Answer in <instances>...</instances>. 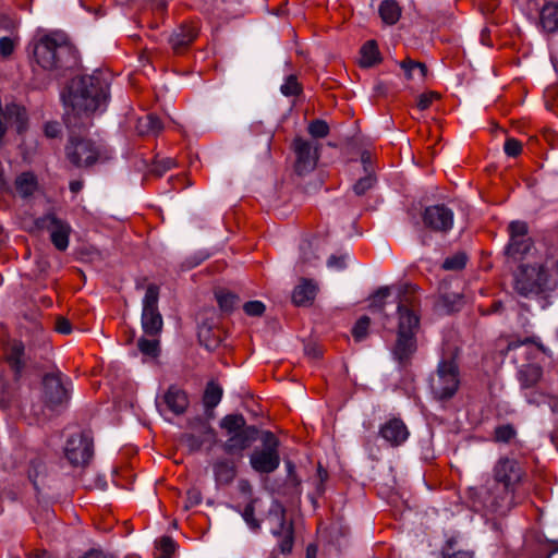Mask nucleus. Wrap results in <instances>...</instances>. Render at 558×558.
I'll use <instances>...</instances> for the list:
<instances>
[{
  "instance_id": "nucleus-63",
  "label": "nucleus",
  "mask_w": 558,
  "mask_h": 558,
  "mask_svg": "<svg viewBox=\"0 0 558 558\" xmlns=\"http://www.w3.org/2000/svg\"><path fill=\"white\" fill-rule=\"evenodd\" d=\"M305 351L308 355L313 356L314 359H318L322 355L320 350H318L315 347H306Z\"/></svg>"
},
{
  "instance_id": "nucleus-42",
  "label": "nucleus",
  "mask_w": 558,
  "mask_h": 558,
  "mask_svg": "<svg viewBox=\"0 0 558 558\" xmlns=\"http://www.w3.org/2000/svg\"><path fill=\"white\" fill-rule=\"evenodd\" d=\"M257 502V499H252L246 507L244 508L242 512V517L246 524L253 529L258 530L260 527L259 521L255 519V504Z\"/></svg>"
},
{
  "instance_id": "nucleus-34",
  "label": "nucleus",
  "mask_w": 558,
  "mask_h": 558,
  "mask_svg": "<svg viewBox=\"0 0 558 558\" xmlns=\"http://www.w3.org/2000/svg\"><path fill=\"white\" fill-rule=\"evenodd\" d=\"M376 182L377 179L374 173L367 172L353 184V192L357 196H363L375 186Z\"/></svg>"
},
{
  "instance_id": "nucleus-37",
  "label": "nucleus",
  "mask_w": 558,
  "mask_h": 558,
  "mask_svg": "<svg viewBox=\"0 0 558 558\" xmlns=\"http://www.w3.org/2000/svg\"><path fill=\"white\" fill-rule=\"evenodd\" d=\"M400 66L404 70L408 78L413 77L414 70H418L421 78H424L427 74V68L424 63L407 59L400 63Z\"/></svg>"
},
{
  "instance_id": "nucleus-3",
  "label": "nucleus",
  "mask_w": 558,
  "mask_h": 558,
  "mask_svg": "<svg viewBox=\"0 0 558 558\" xmlns=\"http://www.w3.org/2000/svg\"><path fill=\"white\" fill-rule=\"evenodd\" d=\"M36 63L45 71L66 69L76 63V51L68 37L52 33L40 37L33 44Z\"/></svg>"
},
{
  "instance_id": "nucleus-48",
  "label": "nucleus",
  "mask_w": 558,
  "mask_h": 558,
  "mask_svg": "<svg viewBox=\"0 0 558 558\" xmlns=\"http://www.w3.org/2000/svg\"><path fill=\"white\" fill-rule=\"evenodd\" d=\"M265 304L260 301H250L243 306L244 312L248 316H262L265 312Z\"/></svg>"
},
{
  "instance_id": "nucleus-19",
  "label": "nucleus",
  "mask_w": 558,
  "mask_h": 558,
  "mask_svg": "<svg viewBox=\"0 0 558 558\" xmlns=\"http://www.w3.org/2000/svg\"><path fill=\"white\" fill-rule=\"evenodd\" d=\"M5 361L14 372L16 377H20L27 364V356L25 354L24 343L20 340H12L5 348Z\"/></svg>"
},
{
  "instance_id": "nucleus-38",
  "label": "nucleus",
  "mask_w": 558,
  "mask_h": 558,
  "mask_svg": "<svg viewBox=\"0 0 558 558\" xmlns=\"http://www.w3.org/2000/svg\"><path fill=\"white\" fill-rule=\"evenodd\" d=\"M217 302L219 307L223 312H231L238 303V296L230 292L216 293Z\"/></svg>"
},
{
  "instance_id": "nucleus-4",
  "label": "nucleus",
  "mask_w": 558,
  "mask_h": 558,
  "mask_svg": "<svg viewBox=\"0 0 558 558\" xmlns=\"http://www.w3.org/2000/svg\"><path fill=\"white\" fill-rule=\"evenodd\" d=\"M64 151L66 160L75 168H90L112 158V151L105 142L82 136H70Z\"/></svg>"
},
{
  "instance_id": "nucleus-51",
  "label": "nucleus",
  "mask_w": 558,
  "mask_h": 558,
  "mask_svg": "<svg viewBox=\"0 0 558 558\" xmlns=\"http://www.w3.org/2000/svg\"><path fill=\"white\" fill-rule=\"evenodd\" d=\"M15 49V41L11 37L4 36L0 38V54L9 58Z\"/></svg>"
},
{
  "instance_id": "nucleus-26",
  "label": "nucleus",
  "mask_w": 558,
  "mask_h": 558,
  "mask_svg": "<svg viewBox=\"0 0 558 558\" xmlns=\"http://www.w3.org/2000/svg\"><path fill=\"white\" fill-rule=\"evenodd\" d=\"M542 27L549 33L558 31V3H546L539 14Z\"/></svg>"
},
{
  "instance_id": "nucleus-9",
  "label": "nucleus",
  "mask_w": 558,
  "mask_h": 558,
  "mask_svg": "<svg viewBox=\"0 0 558 558\" xmlns=\"http://www.w3.org/2000/svg\"><path fill=\"white\" fill-rule=\"evenodd\" d=\"M508 230L510 239L505 248L507 260L518 263L532 256L535 248L532 239L527 235V223L520 220L511 221Z\"/></svg>"
},
{
  "instance_id": "nucleus-17",
  "label": "nucleus",
  "mask_w": 558,
  "mask_h": 558,
  "mask_svg": "<svg viewBox=\"0 0 558 558\" xmlns=\"http://www.w3.org/2000/svg\"><path fill=\"white\" fill-rule=\"evenodd\" d=\"M190 404L187 395L177 386H170L161 399L156 400V407L161 415L171 412L174 415L185 413Z\"/></svg>"
},
{
  "instance_id": "nucleus-41",
  "label": "nucleus",
  "mask_w": 558,
  "mask_h": 558,
  "mask_svg": "<svg viewBox=\"0 0 558 558\" xmlns=\"http://www.w3.org/2000/svg\"><path fill=\"white\" fill-rule=\"evenodd\" d=\"M198 339L201 343L209 351L215 350L219 345L217 337H210V328L202 326L198 330Z\"/></svg>"
},
{
  "instance_id": "nucleus-16",
  "label": "nucleus",
  "mask_w": 558,
  "mask_h": 558,
  "mask_svg": "<svg viewBox=\"0 0 558 558\" xmlns=\"http://www.w3.org/2000/svg\"><path fill=\"white\" fill-rule=\"evenodd\" d=\"M424 226L435 232L446 233L453 227V211L444 204L428 206L422 214Z\"/></svg>"
},
{
  "instance_id": "nucleus-40",
  "label": "nucleus",
  "mask_w": 558,
  "mask_h": 558,
  "mask_svg": "<svg viewBox=\"0 0 558 558\" xmlns=\"http://www.w3.org/2000/svg\"><path fill=\"white\" fill-rule=\"evenodd\" d=\"M308 133L316 138H324L329 133V126L325 120H313L307 128Z\"/></svg>"
},
{
  "instance_id": "nucleus-33",
  "label": "nucleus",
  "mask_w": 558,
  "mask_h": 558,
  "mask_svg": "<svg viewBox=\"0 0 558 558\" xmlns=\"http://www.w3.org/2000/svg\"><path fill=\"white\" fill-rule=\"evenodd\" d=\"M391 295L390 287H381L379 288L371 298L369 308L373 312L384 314L385 315V305L387 303V299Z\"/></svg>"
},
{
  "instance_id": "nucleus-22",
  "label": "nucleus",
  "mask_w": 558,
  "mask_h": 558,
  "mask_svg": "<svg viewBox=\"0 0 558 558\" xmlns=\"http://www.w3.org/2000/svg\"><path fill=\"white\" fill-rule=\"evenodd\" d=\"M214 478L217 486H228L236 477L238 470L233 461L221 458L213 463Z\"/></svg>"
},
{
  "instance_id": "nucleus-64",
  "label": "nucleus",
  "mask_w": 558,
  "mask_h": 558,
  "mask_svg": "<svg viewBox=\"0 0 558 558\" xmlns=\"http://www.w3.org/2000/svg\"><path fill=\"white\" fill-rule=\"evenodd\" d=\"M317 547L315 545H308L306 548V558H316Z\"/></svg>"
},
{
  "instance_id": "nucleus-8",
  "label": "nucleus",
  "mask_w": 558,
  "mask_h": 558,
  "mask_svg": "<svg viewBox=\"0 0 558 558\" xmlns=\"http://www.w3.org/2000/svg\"><path fill=\"white\" fill-rule=\"evenodd\" d=\"M459 369L453 360L440 361L434 375L429 378V388L437 400H447L459 388Z\"/></svg>"
},
{
  "instance_id": "nucleus-35",
  "label": "nucleus",
  "mask_w": 558,
  "mask_h": 558,
  "mask_svg": "<svg viewBox=\"0 0 558 558\" xmlns=\"http://www.w3.org/2000/svg\"><path fill=\"white\" fill-rule=\"evenodd\" d=\"M501 496H502V486L500 485H495V488H494V492H490V490H487L485 496H484V499H483V502L485 505V507L487 509H489L492 512H495V513H498V514H506L510 509H507L505 511H500V510H497L495 509L493 506H492V501L493 500H496V501H499L501 502Z\"/></svg>"
},
{
  "instance_id": "nucleus-62",
  "label": "nucleus",
  "mask_w": 558,
  "mask_h": 558,
  "mask_svg": "<svg viewBox=\"0 0 558 558\" xmlns=\"http://www.w3.org/2000/svg\"><path fill=\"white\" fill-rule=\"evenodd\" d=\"M317 474H318V477H319V480H320V484L318 485L317 489H318V492H319V493H323V490H324V489H323V483L327 480V477H328V473H327V471H326V470H324V469L322 468V465L319 464V465H318V470H317Z\"/></svg>"
},
{
  "instance_id": "nucleus-45",
  "label": "nucleus",
  "mask_w": 558,
  "mask_h": 558,
  "mask_svg": "<svg viewBox=\"0 0 558 558\" xmlns=\"http://www.w3.org/2000/svg\"><path fill=\"white\" fill-rule=\"evenodd\" d=\"M280 90L284 96H296L301 93L302 88L296 76L289 75L286 78V82L281 85Z\"/></svg>"
},
{
  "instance_id": "nucleus-56",
  "label": "nucleus",
  "mask_w": 558,
  "mask_h": 558,
  "mask_svg": "<svg viewBox=\"0 0 558 558\" xmlns=\"http://www.w3.org/2000/svg\"><path fill=\"white\" fill-rule=\"evenodd\" d=\"M57 331L63 335H68L71 332V324L64 317H59L57 320Z\"/></svg>"
},
{
  "instance_id": "nucleus-15",
  "label": "nucleus",
  "mask_w": 558,
  "mask_h": 558,
  "mask_svg": "<svg viewBox=\"0 0 558 558\" xmlns=\"http://www.w3.org/2000/svg\"><path fill=\"white\" fill-rule=\"evenodd\" d=\"M319 145L317 143L305 141L303 138H295L293 142V149L295 153V171L302 175L315 169L319 155Z\"/></svg>"
},
{
  "instance_id": "nucleus-13",
  "label": "nucleus",
  "mask_w": 558,
  "mask_h": 558,
  "mask_svg": "<svg viewBox=\"0 0 558 558\" xmlns=\"http://www.w3.org/2000/svg\"><path fill=\"white\" fill-rule=\"evenodd\" d=\"M64 452L72 465L83 466L93 457V439L85 432L73 434L66 440Z\"/></svg>"
},
{
  "instance_id": "nucleus-28",
  "label": "nucleus",
  "mask_w": 558,
  "mask_h": 558,
  "mask_svg": "<svg viewBox=\"0 0 558 558\" xmlns=\"http://www.w3.org/2000/svg\"><path fill=\"white\" fill-rule=\"evenodd\" d=\"M379 15L387 25H395L401 16V8L395 0H385L379 4Z\"/></svg>"
},
{
  "instance_id": "nucleus-11",
  "label": "nucleus",
  "mask_w": 558,
  "mask_h": 558,
  "mask_svg": "<svg viewBox=\"0 0 558 558\" xmlns=\"http://www.w3.org/2000/svg\"><path fill=\"white\" fill-rule=\"evenodd\" d=\"M28 232L47 230L50 233V241L58 251H65L69 247L72 228L66 220L48 213L33 221V225L25 227Z\"/></svg>"
},
{
  "instance_id": "nucleus-12",
  "label": "nucleus",
  "mask_w": 558,
  "mask_h": 558,
  "mask_svg": "<svg viewBox=\"0 0 558 558\" xmlns=\"http://www.w3.org/2000/svg\"><path fill=\"white\" fill-rule=\"evenodd\" d=\"M159 288L149 284L143 299L142 328L148 336H157L162 329V317L158 311Z\"/></svg>"
},
{
  "instance_id": "nucleus-47",
  "label": "nucleus",
  "mask_w": 558,
  "mask_h": 558,
  "mask_svg": "<svg viewBox=\"0 0 558 558\" xmlns=\"http://www.w3.org/2000/svg\"><path fill=\"white\" fill-rule=\"evenodd\" d=\"M515 435V430L511 425H501L495 429V440L499 442H508Z\"/></svg>"
},
{
  "instance_id": "nucleus-24",
  "label": "nucleus",
  "mask_w": 558,
  "mask_h": 558,
  "mask_svg": "<svg viewBox=\"0 0 558 558\" xmlns=\"http://www.w3.org/2000/svg\"><path fill=\"white\" fill-rule=\"evenodd\" d=\"M317 287L312 280L302 279L292 292V302L296 306H308L314 302Z\"/></svg>"
},
{
  "instance_id": "nucleus-32",
  "label": "nucleus",
  "mask_w": 558,
  "mask_h": 558,
  "mask_svg": "<svg viewBox=\"0 0 558 558\" xmlns=\"http://www.w3.org/2000/svg\"><path fill=\"white\" fill-rule=\"evenodd\" d=\"M378 49L374 40H368L361 48L360 64L364 68L374 65L378 61Z\"/></svg>"
},
{
  "instance_id": "nucleus-44",
  "label": "nucleus",
  "mask_w": 558,
  "mask_h": 558,
  "mask_svg": "<svg viewBox=\"0 0 558 558\" xmlns=\"http://www.w3.org/2000/svg\"><path fill=\"white\" fill-rule=\"evenodd\" d=\"M157 549L160 551L156 558H170L175 550V543L170 536H162L158 543Z\"/></svg>"
},
{
  "instance_id": "nucleus-53",
  "label": "nucleus",
  "mask_w": 558,
  "mask_h": 558,
  "mask_svg": "<svg viewBox=\"0 0 558 558\" xmlns=\"http://www.w3.org/2000/svg\"><path fill=\"white\" fill-rule=\"evenodd\" d=\"M345 259L347 255H331L327 260V266L336 270H342L347 266Z\"/></svg>"
},
{
  "instance_id": "nucleus-20",
  "label": "nucleus",
  "mask_w": 558,
  "mask_h": 558,
  "mask_svg": "<svg viewBox=\"0 0 558 558\" xmlns=\"http://www.w3.org/2000/svg\"><path fill=\"white\" fill-rule=\"evenodd\" d=\"M381 437L391 446H400L409 437V430L400 418H391L379 430Z\"/></svg>"
},
{
  "instance_id": "nucleus-2",
  "label": "nucleus",
  "mask_w": 558,
  "mask_h": 558,
  "mask_svg": "<svg viewBox=\"0 0 558 558\" xmlns=\"http://www.w3.org/2000/svg\"><path fill=\"white\" fill-rule=\"evenodd\" d=\"M395 300L397 302L398 328L391 353L400 365L405 366L417 349L415 336L420 328V317L416 313L418 305L416 288L411 284L398 287Z\"/></svg>"
},
{
  "instance_id": "nucleus-31",
  "label": "nucleus",
  "mask_w": 558,
  "mask_h": 558,
  "mask_svg": "<svg viewBox=\"0 0 558 558\" xmlns=\"http://www.w3.org/2000/svg\"><path fill=\"white\" fill-rule=\"evenodd\" d=\"M222 397V388L215 384L214 381H210L207 384L204 397H203V403L206 409L213 410L218 405Z\"/></svg>"
},
{
  "instance_id": "nucleus-10",
  "label": "nucleus",
  "mask_w": 558,
  "mask_h": 558,
  "mask_svg": "<svg viewBox=\"0 0 558 558\" xmlns=\"http://www.w3.org/2000/svg\"><path fill=\"white\" fill-rule=\"evenodd\" d=\"M263 448H256L250 456L252 469L258 473H272L280 464L279 440L271 432H264Z\"/></svg>"
},
{
  "instance_id": "nucleus-14",
  "label": "nucleus",
  "mask_w": 558,
  "mask_h": 558,
  "mask_svg": "<svg viewBox=\"0 0 558 558\" xmlns=\"http://www.w3.org/2000/svg\"><path fill=\"white\" fill-rule=\"evenodd\" d=\"M43 397L46 407L56 410L69 400V389L61 379L60 374H47L43 378Z\"/></svg>"
},
{
  "instance_id": "nucleus-58",
  "label": "nucleus",
  "mask_w": 558,
  "mask_h": 558,
  "mask_svg": "<svg viewBox=\"0 0 558 558\" xmlns=\"http://www.w3.org/2000/svg\"><path fill=\"white\" fill-rule=\"evenodd\" d=\"M161 165H162L161 169H159L158 166H156V168L154 170L159 175H161L165 171L171 169L174 166V160L171 158H166L161 161Z\"/></svg>"
},
{
  "instance_id": "nucleus-60",
  "label": "nucleus",
  "mask_w": 558,
  "mask_h": 558,
  "mask_svg": "<svg viewBox=\"0 0 558 558\" xmlns=\"http://www.w3.org/2000/svg\"><path fill=\"white\" fill-rule=\"evenodd\" d=\"M81 558H112L107 556L102 550L100 549H90Z\"/></svg>"
},
{
  "instance_id": "nucleus-46",
  "label": "nucleus",
  "mask_w": 558,
  "mask_h": 558,
  "mask_svg": "<svg viewBox=\"0 0 558 558\" xmlns=\"http://www.w3.org/2000/svg\"><path fill=\"white\" fill-rule=\"evenodd\" d=\"M466 264V256L463 253L454 254L445 259L442 268L446 270H460Z\"/></svg>"
},
{
  "instance_id": "nucleus-18",
  "label": "nucleus",
  "mask_w": 558,
  "mask_h": 558,
  "mask_svg": "<svg viewBox=\"0 0 558 558\" xmlns=\"http://www.w3.org/2000/svg\"><path fill=\"white\" fill-rule=\"evenodd\" d=\"M27 114L24 107L16 104L7 105L5 108L0 106V140L4 136L9 128H15L17 133L26 130Z\"/></svg>"
},
{
  "instance_id": "nucleus-30",
  "label": "nucleus",
  "mask_w": 558,
  "mask_h": 558,
  "mask_svg": "<svg viewBox=\"0 0 558 558\" xmlns=\"http://www.w3.org/2000/svg\"><path fill=\"white\" fill-rule=\"evenodd\" d=\"M136 130L142 135H157L162 130V123L157 116L147 114L137 120Z\"/></svg>"
},
{
  "instance_id": "nucleus-25",
  "label": "nucleus",
  "mask_w": 558,
  "mask_h": 558,
  "mask_svg": "<svg viewBox=\"0 0 558 558\" xmlns=\"http://www.w3.org/2000/svg\"><path fill=\"white\" fill-rule=\"evenodd\" d=\"M16 194L22 198L31 197L38 189V181L33 172H22L14 182Z\"/></svg>"
},
{
  "instance_id": "nucleus-1",
  "label": "nucleus",
  "mask_w": 558,
  "mask_h": 558,
  "mask_svg": "<svg viewBox=\"0 0 558 558\" xmlns=\"http://www.w3.org/2000/svg\"><path fill=\"white\" fill-rule=\"evenodd\" d=\"M109 88V74L102 71L73 78L68 95H63L69 122L70 114L88 117L96 111H104L110 97Z\"/></svg>"
},
{
  "instance_id": "nucleus-52",
  "label": "nucleus",
  "mask_w": 558,
  "mask_h": 558,
  "mask_svg": "<svg viewBox=\"0 0 558 558\" xmlns=\"http://www.w3.org/2000/svg\"><path fill=\"white\" fill-rule=\"evenodd\" d=\"M202 501V494L196 488H191L186 493V501L184 504V509L189 510L190 508L199 505Z\"/></svg>"
},
{
  "instance_id": "nucleus-5",
  "label": "nucleus",
  "mask_w": 558,
  "mask_h": 558,
  "mask_svg": "<svg viewBox=\"0 0 558 558\" xmlns=\"http://www.w3.org/2000/svg\"><path fill=\"white\" fill-rule=\"evenodd\" d=\"M219 425L227 435L222 449L228 454H241L258 437V429L253 425H246L242 414L226 415Z\"/></svg>"
},
{
  "instance_id": "nucleus-57",
  "label": "nucleus",
  "mask_w": 558,
  "mask_h": 558,
  "mask_svg": "<svg viewBox=\"0 0 558 558\" xmlns=\"http://www.w3.org/2000/svg\"><path fill=\"white\" fill-rule=\"evenodd\" d=\"M238 488L241 494L248 496L252 494L253 490V487L247 480H240L238 483Z\"/></svg>"
},
{
  "instance_id": "nucleus-23",
  "label": "nucleus",
  "mask_w": 558,
  "mask_h": 558,
  "mask_svg": "<svg viewBox=\"0 0 558 558\" xmlns=\"http://www.w3.org/2000/svg\"><path fill=\"white\" fill-rule=\"evenodd\" d=\"M197 36V29L193 25H180L170 36L169 43L175 52L186 48Z\"/></svg>"
},
{
  "instance_id": "nucleus-21",
  "label": "nucleus",
  "mask_w": 558,
  "mask_h": 558,
  "mask_svg": "<svg viewBox=\"0 0 558 558\" xmlns=\"http://www.w3.org/2000/svg\"><path fill=\"white\" fill-rule=\"evenodd\" d=\"M195 423L199 424L202 435L196 436L195 434H186L183 436V441L190 451H198L205 442L215 440V433L209 424L204 422L202 418H196L191 422V425L194 426Z\"/></svg>"
},
{
  "instance_id": "nucleus-29",
  "label": "nucleus",
  "mask_w": 558,
  "mask_h": 558,
  "mask_svg": "<svg viewBox=\"0 0 558 558\" xmlns=\"http://www.w3.org/2000/svg\"><path fill=\"white\" fill-rule=\"evenodd\" d=\"M542 368L535 364L523 365L518 373V379L523 388L535 386L542 377Z\"/></svg>"
},
{
  "instance_id": "nucleus-55",
  "label": "nucleus",
  "mask_w": 558,
  "mask_h": 558,
  "mask_svg": "<svg viewBox=\"0 0 558 558\" xmlns=\"http://www.w3.org/2000/svg\"><path fill=\"white\" fill-rule=\"evenodd\" d=\"M302 252V262L304 264L311 263V255L313 254V244L311 242H305L301 246Z\"/></svg>"
},
{
  "instance_id": "nucleus-50",
  "label": "nucleus",
  "mask_w": 558,
  "mask_h": 558,
  "mask_svg": "<svg viewBox=\"0 0 558 558\" xmlns=\"http://www.w3.org/2000/svg\"><path fill=\"white\" fill-rule=\"evenodd\" d=\"M440 95L436 92H428L421 94L417 98V107L420 110H426L429 108L435 99H438Z\"/></svg>"
},
{
  "instance_id": "nucleus-61",
  "label": "nucleus",
  "mask_w": 558,
  "mask_h": 558,
  "mask_svg": "<svg viewBox=\"0 0 558 558\" xmlns=\"http://www.w3.org/2000/svg\"><path fill=\"white\" fill-rule=\"evenodd\" d=\"M361 161H362V163H363V166H364L365 174H366L367 172H372V173H374L373 168H372V166H371V155H369L367 151H364V153L362 154V156H361Z\"/></svg>"
},
{
  "instance_id": "nucleus-39",
  "label": "nucleus",
  "mask_w": 558,
  "mask_h": 558,
  "mask_svg": "<svg viewBox=\"0 0 558 558\" xmlns=\"http://www.w3.org/2000/svg\"><path fill=\"white\" fill-rule=\"evenodd\" d=\"M138 350L148 356L155 357L159 353V341L156 339L141 338L137 342Z\"/></svg>"
},
{
  "instance_id": "nucleus-43",
  "label": "nucleus",
  "mask_w": 558,
  "mask_h": 558,
  "mask_svg": "<svg viewBox=\"0 0 558 558\" xmlns=\"http://www.w3.org/2000/svg\"><path fill=\"white\" fill-rule=\"evenodd\" d=\"M456 541L449 539L446 546L442 549L444 558H473L472 551L466 550H456L454 549Z\"/></svg>"
},
{
  "instance_id": "nucleus-36",
  "label": "nucleus",
  "mask_w": 558,
  "mask_h": 558,
  "mask_svg": "<svg viewBox=\"0 0 558 558\" xmlns=\"http://www.w3.org/2000/svg\"><path fill=\"white\" fill-rule=\"evenodd\" d=\"M369 325L371 319L368 316H362L359 318L352 328V336L356 342H361L366 339Z\"/></svg>"
},
{
  "instance_id": "nucleus-49",
  "label": "nucleus",
  "mask_w": 558,
  "mask_h": 558,
  "mask_svg": "<svg viewBox=\"0 0 558 558\" xmlns=\"http://www.w3.org/2000/svg\"><path fill=\"white\" fill-rule=\"evenodd\" d=\"M504 150L509 157H517L522 151V144L518 140L510 137L506 141Z\"/></svg>"
},
{
  "instance_id": "nucleus-59",
  "label": "nucleus",
  "mask_w": 558,
  "mask_h": 558,
  "mask_svg": "<svg viewBox=\"0 0 558 558\" xmlns=\"http://www.w3.org/2000/svg\"><path fill=\"white\" fill-rule=\"evenodd\" d=\"M31 411L32 414L36 417L37 422L45 421L48 417L40 405H33Z\"/></svg>"
},
{
  "instance_id": "nucleus-7",
  "label": "nucleus",
  "mask_w": 558,
  "mask_h": 558,
  "mask_svg": "<svg viewBox=\"0 0 558 558\" xmlns=\"http://www.w3.org/2000/svg\"><path fill=\"white\" fill-rule=\"evenodd\" d=\"M547 283V274L543 263H522L514 275V290L522 296L539 294Z\"/></svg>"
},
{
  "instance_id": "nucleus-27",
  "label": "nucleus",
  "mask_w": 558,
  "mask_h": 558,
  "mask_svg": "<svg viewBox=\"0 0 558 558\" xmlns=\"http://www.w3.org/2000/svg\"><path fill=\"white\" fill-rule=\"evenodd\" d=\"M280 530H274L272 534L280 537L279 548L282 554H288L292 550L293 546V529L290 523L284 521L283 515L279 518Z\"/></svg>"
},
{
  "instance_id": "nucleus-54",
  "label": "nucleus",
  "mask_w": 558,
  "mask_h": 558,
  "mask_svg": "<svg viewBox=\"0 0 558 558\" xmlns=\"http://www.w3.org/2000/svg\"><path fill=\"white\" fill-rule=\"evenodd\" d=\"M45 134L47 137L54 138L60 134V126L57 122H48L45 124Z\"/></svg>"
},
{
  "instance_id": "nucleus-6",
  "label": "nucleus",
  "mask_w": 558,
  "mask_h": 558,
  "mask_svg": "<svg viewBox=\"0 0 558 558\" xmlns=\"http://www.w3.org/2000/svg\"><path fill=\"white\" fill-rule=\"evenodd\" d=\"M494 475L496 485L502 486L501 502L493 500L492 506L500 511L512 508L513 494L512 486L521 480V468L515 460L501 458L495 469Z\"/></svg>"
}]
</instances>
